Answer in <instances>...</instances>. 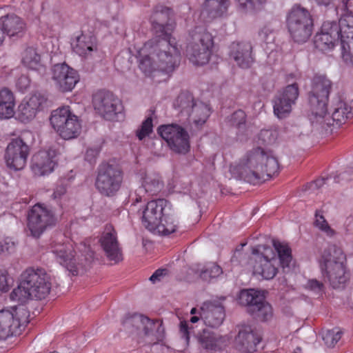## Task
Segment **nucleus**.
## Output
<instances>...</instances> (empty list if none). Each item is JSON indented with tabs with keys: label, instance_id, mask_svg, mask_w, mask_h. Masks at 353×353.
Here are the masks:
<instances>
[{
	"label": "nucleus",
	"instance_id": "1",
	"mask_svg": "<svg viewBox=\"0 0 353 353\" xmlns=\"http://www.w3.org/2000/svg\"><path fill=\"white\" fill-rule=\"evenodd\" d=\"M156 37L146 42L139 51V68L150 75L154 71L172 72L180 63V51L171 34L175 28L172 9L157 6L150 17Z\"/></svg>",
	"mask_w": 353,
	"mask_h": 353
},
{
	"label": "nucleus",
	"instance_id": "2",
	"mask_svg": "<svg viewBox=\"0 0 353 353\" xmlns=\"http://www.w3.org/2000/svg\"><path fill=\"white\" fill-rule=\"evenodd\" d=\"M237 170L241 178L254 184L278 174L279 164L271 151L257 147L247 153L238 165Z\"/></svg>",
	"mask_w": 353,
	"mask_h": 353
},
{
	"label": "nucleus",
	"instance_id": "3",
	"mask_svg": "<svg viewBox=\"0 0 353 353\" xmlns=\"http://www.w3.org/2000/svg\"><path fill=\"white\" fill-rule=\"evenodd\" d=\"M51 289L50 276L43 269L28 268L20 276V282L10 294L12 301L25 303L34 298L45 299Z\"/></svg>",
	"mask_w": 353,
	"mask_h": 353
},
{
	"label": "nucleus",
	"instance_id": "4",
	"mask_svg": "<svg viewBox=\"0 0 353 353\" xmlns=\"http://www.w3.org/2000/svg\"><path fill=\"white\" fill-rule=\"evenodd\" d=\"M346 256L342 249L336 245H330L322 254L321 270L333 288H340L346 282Z\"/></svg>",
	"mask_w": 353,
	"mask_h": 353
},
{
	"label": "nucleus",
	"instance_id": "5",
	"mask_svg": "<svg viewBox=\"0 0 353 353\" xmlns=\"http://www.w3.org/2000/svg\"><path fill=\"white\" fill-rule=\"evenodd\" d=\"M123 179V172L119 165L103 162L97 168L94 186L101 195L111 197L120 190Z\"/></svg>",
	"mask_w": 353,
	"mask_h": 353
},
{
	"label": "nucleus",
	"instance_id": "6",
	"mask_svg": "<svg viewBox=\"0 0 353 353\" xmlns=\"http://www.w3.org/2000/svg\"><path fill=\"white\" fill-rule=\"evenodd\" d=\"M286 24L290 37L296 43H305L312 35L313 19L305 8L293 6L288 14Z\"/></svg>",
	"mask_w": 353,
	"mask_h": 353
},
{
	"label": "nucleus",
	"instance_id": "7",
	"mask_svg": "<svg viewBox=\"0 0 353 353\" xmlns=\"http://www.w3.org/2000/svg\"><path fill=\"white\" fill-rule=\"evenodd\" d=\"M332 81L323 74H315L311 80L308 103L312 114L323 117L327 112V102L332 90Z\"/></svg>",
	"mask_w": 353,
	"mask_h": 353
},
{
	"label": "nucleus",
	"instance_id": "8",
	"mask_svg": "<svg viewBox=\"0 0 353 353\" xmlns=\"http://www.w3.org/2000/svg\"><path fill=\"white\" fill-rule=\"evenodd\" d=\"M192 37L193 41L186 50L190 61L196 65L208 63L214 46L212 35L203 28H196Z\"/></svg>",
	"mask_w": 353,
	"mask_h": 353
},
{
	"label": "nucleus",
	"instance_id": "9",
	"mask_svg": "<svg viewBox=\"0 0 353 353\" xmlns=\"http://www.w3.org/2000/svg\"><path fill=\"white\" fill-rule=\"evenodd\" d=\"M239 303L246 307V311L255 319L267 321L273 315L272 307L259 294L253 289L243 290L239 296Z\"/></svg>",
	"mask_w": 353,
	"mask_h": 353
},
{
	"label": "nucleus",
	"instance_id": "10",
	"mask_svg": "<svg viewBox=\"0 0 353 353\" xmlns=\"http://www.w3.org/2000/svg\"><path fill=\"white\" fill-rule=\"evenodd\" d=\"M341 17L339 26L343 37H346L348 52L343 53L344 61L353 65V0H343L336 8Z\"/></svg>",
	"mask_w": 353,
	"mask_h": 353
},
{
	"label": "nucleus",
	"instance_id": "11",
	"mask_svg": "<svg viewBox=\"0 0 353 353\" xmlns=\"http://www.w3.org/2000/svg\"><path fill=\"white\" fill-rule=\"evenodd\" d=\"M56 221L54 214L45 205H34L28 216V228L30 236L35 239L39 238L48 228L54 225Z\"/></svg>",
	"mask_w": 353,
	"mask_h": 353
},
{
	"label": "nucleus",
	"instance_id": "12",
	"mask_svg": "<svg viewBox=\"0 0 353 353\" xmlns=\"http://www.w3.org/2000/svg\"><path fill=\"white\" fill-rule=\"evenodd\" d=\"M158 133L174 152L185 154L189 151V134L181 125L176 123L162 125L158 128Z\"/></svg>",
	"mask_w": 353,
	"mask_h": 353
},
{
	"label": "nucleus",
	"instance_id": "13",
	"mask_svg": "<svg viewBox=\"0 0 353 353\" xmlns=\"http://www.w3.org/2000/svg\"><path fill=\"white\" fill-rule=\"evenodd\" d=\"M94 110L105 119L114 121L123 110L121 101L112 92L100 90L93 95Z\"/></svg>",
	"mask_w": 353,
	"mask_h": 353
},
{
	"label": "nucleus",
	"instance_id": "14",
	"mask_svg": "<svg viewBox=\"0 0 353 353\" xmlns=\"http://www.w3.org/2000/svg\"><path fill=\"white\" fill-rule=\"evenodd\" d=\"M299 95V88L296 83L288 85L277 93L273 100L274 114L279 119L287 117L292 111V105Z\"/></svg>",
	"mask_w": 353,
	"mask_h": 353
},
{
	"label": "nucleus",
	"instance_id": "15",
	"mask_svg": "<svg viewBox=\"0 0 353 353\" xmlns=\"http://www.w3.org/2000/svg\"><path fill=\"white\" fill-rule=\"evenodd\" d=\"M260 246L252 250V254H256L254 258L253 273L261 275L263 279L270 280L273 279L276 273L275 267L277 259L270 248H265V253L259 254Z\"/></svg>",
	"mask_w": 353,
	"mask_h": 353
},
{
	"label": "nucleus",
	"instance_id": "16",
	"mask_svg": "<svg viewBox=\"0 0 353 353\" xmlns=\"http://www.w3.org/2000/svg\"><path fill=\"white\" fill-rule=\"evenodd\" d=\"M29 153L28 145L20 138L13 139L7 146L5 159L6 165L14 170L24 168Z\"/></svg>",
	"mask_w": 353,
	"mask_h": 353
},
{
	"label": "nucleus",
	"instance_id": "17",
	"mask_svg": "<svg viewBox=\"0 0 353 353\" xmlns=\"http://www.w3.org/2000/svg\"><path fill=\"white\" fill-rule=\"evenodd\" d=\"M99 242L110 261L117 263L123 260L122 249L117 239V232L112 225H105Z\"/></svg>",
	"mask_w": 353,
	"mask_h": 353
},
{
	"label": "nucleus",
	"instance_id": "18",
	"mask_svg": "<svg viewBox=\"0 0 353 353\" xmlns=\"http://www.w3.org/2000/svg\"><path fill=\"white\" fill-rule=\"evenodd\" d=\"M179 332L186 343H189L191 334L196 336L199 343L206 350H215L219 345L221 337L214 332L204 329L202 332L196 334L194 327L189 325L187 321H181L179 324Z\"/></svg>",
	"mask_w": 353,
	"mask_h": 353
},
{
	"label": "nucleus",
	"instance_id": "19",
	"mask_svg": "<svg viewBox=\"0 0 353 353\" xmlns=\"http://www.w3.org/2000/svg\"><path fill=\"white\" fill-rule=\"evenodd\" d=\"M170 203L165 199L152 200L148 202L142 212V223L143 226L151 232H154L161 219L163 216L165 208Z\"/></svg>",
	"mask_w": 353,
	"mask_h": 353
},
{
	"label": "nucleus",
	"instance_id": "20",
	"mask_svg": "<svg viewBox=\"0 0 353 353\" xmlns=\"http://www.w3.org/2000/svg\"><path fill=\"white\" fill-rule=\"evenodd\" d=\"M51 72L57 87L63 92L71 91L79 81L77 71L65 63L54 65Z\"/></svg>",
	"mask_w": 353,
	"mask_h": 353
},
{
	"label": "nucleus",
	"instance_id": "21",
	"mask_svg": "<svg viewBox=\"0 0 353 353\" xmlns=\"http://www.w3.org/2000/svg\"><path fill=\"white\" fill-rule=\"evenodd\" d=\"M198 313L203 323L211 327H219L225 316L223 306L217 301L204 302Z\"/></svg>",
	"mask_w": 353,
	"mask_h": 353
},
{
	"label": "nucleus",
	"instance_id": "22",
	"mask_svg": "<svg viewBox=\"0 0 353 353\" xmlns=\"http://www.w3.org/2000/svg\"><path fill=\"white\" fill-rule=\"evenodd\" d=\"M126 327L134 325L137 329L141 325L145 336H154L157 341H161L164 336V327L159 320H150L142 314H134L124 322Z\"/></svg>",
	"mask_w": 353,
	"mask_h": 353
},
{
	"label": "nucleus",
	"instance_id": "23",
	"mask_svg": "<svg viewBox=\"0 0 353 353\" xmlns=\"http://www.w3.org/2000/svg\"><path fill=\"white\" fill-rule=\"evenodd\" d=\"M261 340V336L250 325H245L241 326L235 338V346L243 353H251L256 351Z\"/></svg>",
	"mask_w": 353,
	"mask_h": 353
},
{
	"label": "nucleus",
	"instance_id": "24",
	"mask_svg": "<svg viewBox=\"0 0 353 353\" xmlns=\"http://www.w3.org/2000/svg\"><path fill=\"white\" fill-rule=\"evenodd\" d=\"M56 151H39L32 159V169L35 174L45 175L52 172L57 163Z\"/></svg>",
	"mask_w": 353,
	"mask_h": 353
},
{
	"label": "nucleus",
	"instance_id": "25",
	"mask_svg": "<svg viewBox=\"0 0 353 353\" xmlns=\"http://www.w3.org/2000/svg\"><path fill=\"white\" fill-rule=\"evenodd\" d=\"M229 55L242 68H250L254 62L252 46L249 42H233Z\"/></svg>",
	"mask_w": 353,
	"mask_h": 353
},
{
	"label": "nucleus",
	"instance_id": "26",
	"mask_svg": "<svg viewBox=\"0 0 353 353\" xmlns=\"http://www.w3.org/2000/svg\"><path fill=\"white\" fill-rule=\"evenodd\" d=\"M2 29L9 37H21L26 30L25 21L14 14H9L0 18Z\"/></svg>",
	"mask_w": 353,
	"mask_h": 353
},
{
	"label": "nucleus",
	"instance_id": "27",
	"mask_svg": "<svg viewBox=\"0 0 353 353\" xmlns=\"http://www.w3.org/2000/svg\"><path fill=\"white\" fill-rule=\"evenodd\" d=\"M61 265H64L72 275L78 274V266L77 265L71 248L65 244L57 245L52 250Z\"/></svg>",
	"mask_w": 353,
	"mask_h": 353
},
{
	"label": "nucleus",
	"instance_id": "28",
	"mask_svg": "<svg viewBox=\"0 0 353 353\" xmlns=\"http://www.w3.org/2000/svg\"><path fill=\"white\" fill-rule=\"evenodd\" d=\"M71 46L74 52L86 57L97 50L96 38L90 34L81 33L72 41Z\"/></svg>",
	"mask_w": 353,
	"mask_h": 353
},
{
	"label": "nucleus",
	"instance_id": "29",
	"mask_svg": "<svg viewBox=\"0 0 353 353\" xmlns=\"http://www.w3.org/2000/svg\"><path fill=\"white\" fill-rule=\"evenodd\" d=\"M19 323L14 322V313L9 310L0 311V340L10 336L20 334Z\"/></svg>",
	"mask_w": 353,
	"mask_h": 353
},
{
	"label": "nucleus",
	"instance_id": "30",
	"mask_svg": "<svg viewBox=\"0 0 353 353\" xmlns=\"http://www.w3.org/2000/svg\"><path fill=\"white\" fill-rule=\"evenodd\" d=\"M178 224V219L175 217L174 211L170 204L168 208H165L163 216L161 219V223L158 224L154 232L162 235L170 234L176 232Z\"/></svg>",
	"mask_w": 353,
	"mask_h": 353
},
{
	"label": "nucleus",
	"instance_id": "31",
	"mask_svg": "<svg viewBox=\"0 0 353 353\" xmlns=\"http://www.w3.org/2000/svg\"><path fill=\"white\" fill-rule=\"evenodd\" d=\"M15 99L11 90L3 88L0 90V119H8L14 114Z\"/></svg>",
	"mask_w": 353,
	"mask_h": 353
},
{
	"label": "nucleus",
	"instance_id": "32",
	"mask_svg": "<svg viewBox=\"0 0 353 353\" xmlns=\"http://www.w3.org/2000/svg\"><path fill=\"white\" fill-rule=\"evenodd\" d=\"M229 0H205L202 14L208 20L221 17L228 10Z\"/></svg>",
	"mask_w": 353,
	"mask_h": 353
},
{
	"label": "nucleus",
	"instance_id": "33",
	"mask_svg": "<svg viewBox=\"0 0 353 353\" xmlns=\"http://www.w3.org/2000/svg\"><path fill=\"white\" fill-rule=\"evenodd\" d=\"M163 186V182L159 174L156 173L146 174L143 178L142 186L137 190V192L139 194L146 192L150 195H154L161 190Z\"/></svg>",
	"mask_w": 353,
	"mask_h": 353
},
{
	"label": "nucleus",
	"instance_id": "34",
	"mask_svg": "<svg viewBox=\"0 0 353 353\" xmlns=\"http://www.w3.org/2000/svg\"><path fill=\"white\" fill-rule=\"evenodd\" d=\"M22 63L27 68L44 73L45 67L41 63V57L36 49L32 47L27 48L22 54Z\"/></svg>",
	"mask_w": 353,
	"mask_h": 353
},
{
	"label": "nucleus",
	"instance_id": "35",
	"mask_svg": "<svg viewBox=\"0 0 353 353\" xmlns=\"http://www.w3.org/2000/svg\"><path fill=\"white\" fill-rule=\"evenodd\" d=\"M72 116L75 115L70 112V108L63 106L52 112L50 121L52 128L57 132L68 124Z\"/></svg>",
	"mask_w": 353,
	"mask_h": 353
},
{
	"label": "nucleus",
	"instance_id": "36",
	"mask_svg": "<svg viewBox=\"0 0 353 353\" xmlns=\"http://www.w3.org/2000/svg\"><path fill=\"white\" fill-rule=\"evenodd\" d=\"M209 115L208 106L201 101H196L190 110V114H188L186 117L190 122H193L196 125H202L206 121Z\"/></svg>",
	"mask_w": 353,
	"mask_h": 353
},
{
	"label": "nucleus",
	"instance_id": "37",
	"mask_svg": "<svg viewBox=\"0 0 353 353\" xmlns=\"http://www.w3.org/2000/svg\"><path fill=\"white\" fill-rule=\"evenodd\" d=\"M353 117V107L348 105L345 102L339 101L334 106L332 114L333 122L340 126L345 121Z\"/></svg>",
	"mask_w": 353,
	"mask_h": 353
},
{
	"label": "nucleus",
	"instance_id": "38",
	"mask_svg": "<svg viewBox=\"0 0 353 353\" xmlns=\"http://www.w3.org/2000/svg\"><path fill=\"white\" fill-rule=\"evenodd\" d=\"M196 101L191 93L185 91L181 92L174 103V108L181 116L186 117L190 114V110Z\"/></svg>",
	"mask_w": 353,
	"mask_h": 353
},
{
	"label": "nucleus",
	"instance_id": "39",
	"mask_svg": "<svg viewBox=\"0 0 353 353\" xmlns=\"http://www.w3.org/2000/svg\"><path fill=\"white\" fill-rule=\"evenodd\" d=\"M321 30L326 34H329L332 39L339 42L340 41L342 48H343V53L345 52H348V49L346 50L345 43L347 44V41H345L346 37H343V34L341 32L340 26H339V23H337L335 21H326L323 23Z\"/></svg>",
	"mask_w": 353,
	"mask_h": 353
},
{
	"label": "nucleus",
	"instance_id": "40",
	"mask_svg": "<svg viewBox=\"0 0 353 353\" xmlns=\"http://www.w3.org/2000/svg\"><path fill=\"white\" fill-rule=\"evenodd\" d=\"M81 130V124L77 116H72L68 124L57 132L64 139H70L77 137Z\"/></svg>",
	"mask_w": 353,
	"mask_h": 353
},
{
	"label": "nucleus",
	"instance_id": "41",
	"mask_svg": "<svg viewBox=\"0 0 353 353\" xmlns=\"http://www.w3.org/2000/svg\"><path fill=\"white\" fill-rule=\"evenodd\" d=\"M273 246L277 252L282 268H289L292 259L290 248L287 244L276 240H273Z\"/></svg>",
	"mask_w": 353,
	"mask_h": 353
},
{
	"label": "nucleus",
	"instance_id": "42",
	"mask_svg": "<svg viewBox=\"0 0 353 353\" xmlns=\"http://www.w3.org/2000/svg\"><path fill=\"white\" fill-rule=\"evenodd\" d=\"M200 278L203 281H210L216 278L223 273L222 268L216 263L210 262L203 265L201 270H197Z\"/></svg>",
	"mask_w": 353,
	"mask_h": 353
},
{
	"label": "nucleus",
	"instance_id": "43",
	"mask_svg": "<svg viewBox=\"0 0 353 353\" xmlns=\"http://www.w3.org/2000/svg\"><path fill=\"white\" fill-rule=\"evenodd\" d=\"M268 0H238L239 9L245 13H255L261 10Z\"/></svg>",
	"mask_w": 353,
	"mask_h": 353
},
{
	"label": "nucleus",
	"instance_id": "44",
	"mask_svg": "<svg viewBox=\"0 0 353 353\" xmlns=\"http://www.w3.org/2000/svg\"><path fill=\"white\" fill-rule=\"evenodd\" d=\"M336 42L337 41L332 39L329 34H326L322 30L320 33L316 34L314 39L315 48L321 51L332 49L334 46Z\"/></svg>",
	"mask_w": 353,
	"mask_h": 353
},
{
	"label": "nucleus",
	"instance_id": "45",
	"mask_svg": "<svg viewBox=\"0 0 353 353\" xmlns=\"http://www.w3.org/2000/svg\"><path fill=\"white\" fill-rule=\"evenodd\" d=\"M37 111L30 106L26 100H23L18 108V119L23 123L32 121L37 114Z\"/></svg>",
	"mask_w": 353,
	"mask_h": 353
},
{
	"label": "nucleus",
	"instance_id": "46",
	"mask_svg": "<svg viewBox=\"0 0 353 353\" xmlns=\"http://www.w3.org/2000/svg\"><path fill=\"white\" fill-rule=\"evenodd\" d=\"M26 101L30 106L34 108L37 112L43 110L45 108L48 107L49 104L46 96L40 92L34 93Z\"/></svg>",
	"mask_w": 353,
	"mask_h": 353
},
{
	"label": "nucleus",
	"instance_id": "47",
	"mask_svg": "<svg viewBox=\"0 0 353 353\" xmlns=\"http://www.w3.org/2000/svg\"><path fill=\"white\" fill-rule=\"evenodd\" d=\"M342 332L339 330H326L322 333V339L325 344L329 347H332L341 339Z\"/></svg>",
	"mask_w": 353,
	"mask_h": 353
},
{
	"label": "nucleus",
	"instance_id": "48",
	"mask_svg": "<svg viewBox=\"0 0 353 353\" xmlns=\"http://www.w3.org/2000/svg\"><path fill=\"white\" fill-rule=\"evenodd\" d=\"M278 137V132L274 130H261L258 136L259 143L270 145L275 142Z\"/></svg>",
	"mask_w": 353,
	"mask_h": 353
},
{
	"label": "nucleus",
	"instance_id": "49",
	"mask_svg": "<svg viewBox=\"0 0 353 353\" xmlns=\"http://www.w3.org/2000/svg\"><path fill=\"white\" fill-rule=\"evenodd\" d=\"M14 322L19 323V330L21 332V327L24 328L25 326L29 323V312L24 307H19L14 311Z\"/></svg>",
	"mask_w": 353,
	"mask_h": 353
},
{
	"label": "nucleus",
	"instance_id": "50",
	"mask_svg": "<svg viewBox=\"0 0 353 353\" xmlns=\"http://www.w3.org/2000/svg\"><path fill=\"white\" fill-rule=\"evenodd\" d=\"M314 225L321 230L325 232L327 235H333L334 230L330 227L320 210L316 211Z\"/></svg>",
	"mask_w": 353,
	"mask_h": 353
},
{
	"label": "nucleus",
	"instance_id": "51",
	"mask_svg": "<svg viewBox=\"0 0 353 353\" xmlns=\"http://www.w3.org/2000/svg\"><path fill=\"white\" fill-rule=\"evenodd\" d=\"M153 125L152 117H148L141 124L140 129L137 131V136L139 140L143 139L152 132Z\"/></svg>",
	"mask_w": 353,
	"mask_h": 353
},
{
	"label": "nucleus",
	"instance_id": "52",
	"mask_svg": "<svg viewBox=\"0 0 353 353\" xmlns=\"http://www.w3.org/2000/svg\"><path fill=\"white\" fill-rule=\"evenodd\" d=\"M246 121V114L244 111L239 110L234 112L230 117L231 124L238 128H243Z\"/></svg>",
	"mask_w": 353,
	"mask_h": 353
},
{
	"label": "nucleus",
	"instance_id": "53",
	"mask_svg": "<svg viewBox=\"0 0 353 353\" xmlns=\"http://www.w3.org/2000/svg\"><path fill=\"white\" fill-rule=\"evenodd\" d=\"M66 193H67V184L65 181L61 180L57 183V185L54 190V192L52 195V198L54 200H57V201L61 200V199H65L67 197Z\"/></svg>",
	"mask_w": 353,
	"mask_h": 353
},
{
	"label": "nucleus",
	"instance_id": "54",
	"mask_svg": "<svg viewBox=\"0 0 353 353\" xmlns=\"http://www.w3.org/2000/svg\"><path fill=\"white\" fill-rule=\"evenodd\" d=\"M13 279L9 276L5 270H0V291L8 292L12 285Z\"/></svg>",
	"mask_w": 353,
	"mask_h": 353
},
{
	"label": "nucleus",
	"instance_id": "55",
	"mask_svg": "<svg viewBox=\"0 0 353 353\" xmlns=\"http://www.w3.org/2000/svg\"><path fill=\"white\" fill-rule=\"evenodd\" d=\"M14 249L15 244L10 238L0 239V253L10 254Z\"/></svg>",
	"mask_w": 353,
	"mask_h": 353
},
{
	"label": "nucleus",
	"instance_id": "56",
	"mask_svg": "<svg viewBox=\"0 0 353 353\" xmlns=\"http://www.w3.org/2000/svg\"><path fill=\"white\" fill-rule=\"evenodd\" d=\"M30 85V80L26 75H21L17 81L16 86L19 91L23 92L26 91Z\"/></svg>",
	"mask_w": 353,
	"mask_h": 353
},
{
	"label": "nucleus",
	"instance_id": "57",
	"mask_svg": "<svg viewBox=\"0 0 353 353\" xmlns=\"http://www.w3.org/2000/svg\"><path fill=\"white\" fill-rule=\"evenodd\" d=\"M307 288L316 293H320L323 291L324 285L322 282L316 279H311L308 281Z\"/></svg>",
	"mask_w": 353,
	"mask_h": 353
},
{
	"label": "nucleus",
	"instance_id": "58",
	"mask_svg": "<svg viewBox=\"0 0 353 353\" xmlns=\"http://www.w3.org/2000/svg\"><path fill=\"white\" fill-rule=\"evenodd\" d=\"M168 272V270L167 269H158L150 277V280L154 283L160 281L167 275Z\"/></svg>",
	"mask_w": 353,
	"mask_h": 353
},
{
	"label": "nucleus",
	"instance_id": "59",
	"mask_svg": "<svg viewBox=\"0 0 353 353\" xmlns=\"http://www.w3.org/2000/svg\"><path fill=\"white\" fill-rule=\"evenodd\" d=\"M99 154V150L97 148H89L86 150L85 159L90 163H92L95 161Z\"/></svg>",
	"mask_w": 353,
	"mask_h": 353
},
{
	"label": "nucleus",
	"instance_id": "60",
	"mask_svg": "<svg viewBox=\"0 0 353 353\" xmlns=\"http://www.w3.org/2000/svg\"><path fill=\"white\" fill-rule=\"evenodd\" d=\"M275 28L273 27L270 23L266 24L261 30L260 35L265 39L268 40L269 34H272L275 32Z\"/></svg>",
	"mask_w": 353,
	"mask_h": 353
},
{
	"label": "nucleus",
	"instance_id": "61",
	"mask_svg": "<svg viewBox=\"0 0 353 353\" xmlns=\"http://www.w3.org/2000/svg\"><path fill=\"white\" fill-rule=\"evenodd\" d=\"M325 179L324 178L319 179L310 184V188L312 190L319 189L321 188L325 183Z\"/></svg>",
	"mask_w": 353,
	"mask_h": 353
},
{
	"label": "nucleus",
	"instance_id": "62",
	"mask_svg": "<svg viewBox=\"0 0 353 353\" xmlns=\"http://www.w3.org/2000/svg\"><path fill=\"white\" fill-rule=\"evenodd\" d=\"M314 1L319 6H327L330 4H331L332 3H333V1L334 0H314Z\"/></svg>",
	"mask_w": 353,
	"mask_h": 353
},
{
	"label": "nucleus",
	"instance_id": "63",
	"mask_svg": "<svg viewBox=\"0 0 353 353\" xmlns=\"http://www.w3.org/2000/svg\"><path fill=\"white\" fill-rule=\"evenodd\" d=\"M5 32L4 31L0 29V46H1L3 44V42L4 41V38H5Z\"/></svg>",
	"mask_w": 353,
	"mask_h": 353
},
{
	"label": "nucleus",
	"instance_id": "64",
	"mask_svg": "<svg viewBox=\"0 0 353 353\" xmlns=\"http://www.w3.org/2000/svg\"><path fill=\"white\" fill-rule=\"evenodd\" d=\"M200 319H201L200 316H192L190 318V321L192 323H195L198 322Z\"/></svg>",
	"mask_w": 353,
	"mask_h": 353
}]
</instances>
